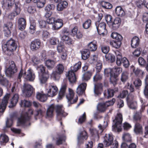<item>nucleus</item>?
Listing matches in <instances>:
<instances>
[{
  "label": "nucleus",
  "instance_id": "nucleus-57",
  "mask_svg": "<svg viewBox=\"0 0 148 148\" xmlns=\"http://www.w3.org/2000/svg\"><path fill=\"white\" fill-rule=\"evenodd\" d=\"M36 28V23L34 22L31 23L29 27L30 29V33L32 34L34 33L35 32Z\"/></svg>",
  "mask_w": 148,
  "mask_h": 148
},
{
  "label": "nucleus",
  "instance_id": "nucleus-31",
  "mask_svg": "<svg viewBox=\"0 0 148 148\" xmlns=\"http://www.w3.org/2000/svg\"><path fill=\"white\" fill-rule=\"evenodd\" d=\"M121 20V18H116L114 20V22L112 23V27L114 29H116L119 26Z\"/></svg>",
  "mask_w": 148,
  "mask_h": 148
},
{
  "label": "nucleus",
  "instance_id": "nucleus-3",
  "mask_svg": "<svg viewBox=\"0 0 148 148\" xmlns=\"http://www.w3.org/2000/svg\"><path fill=\"white\" fill-rule=\"evenodd\" d=\"M17 47L16 42L12 38L8 40L2 47L3 51H6L12 52L15 50Z\"/></svg>",
  "mask_w": 148,
  "mask_h": 148
},
{
  "label": "nucleus",
  "instance_id": "nucleus-26",
  "mask_svg": "<svg viewBox=\"0 0 148 148\" xmlns=\"http://www.w3.org/2000/svg\"><path fill=\"white\" fill-rule=\"evenodd\" d=\"M97 42L95 40L90 42L88 45V50L91 51H95L97 49Z\"/></svg>",
  "mask_w": 148,
  "mask_h": 148
},
{
  "label": "nucleus",
  "instance_id": "nucleus-52",
  "mask_svg": "<svg viewBox=\"0 0 148 148\" xmlns=\"http://www.w3.org/2000/svg\"><path fill=\"white\" fill-rule=\"evenodd\" d=\"M104 73L105 75L108 77L109 75L111 77V76L113 75V72L112 70L110 68L105 69Z\"/></svg>",
  "mask_w": 148,
  "mask_h": 148
},
{
  "label": "nucleus",
  "instance_id": "nucleus-27",
  "mask_svg": "<svg viewBox=\"0 0 148 148\" xmlns=\"http://www.w3.org/2000/svg\"><path fill=\"white\" fill-rule=\"evenodd\" d=\"M37 99L41 101H45L47 99V95L43 93L38 92L36 96Z\"/></svg>",
  "mask_w": 148,
  "mask_h": 148
},
{
  "label": "nucleus",
  "instance_id": "nucleus-5",
  "mask_svg": "<svg viewBox=\"0 0 148 148\" xmlns=\"http://www.w3.org/2000/svg\"><path fill=\"white\" fill-rule=\"evenodd\" d=\"M33 114V110L31 109L28 110V113L18 115L16 113H14L11 114L10 117L12 119L17 120H28L30 119L29 114Z\"/></svg>",
  "mask_w": 148,
  "mask_h": 148
},
{
  "label": "nucleus",
  "instance_id": "nucleus-39",
  "mask_svg": "<svg viewBox=\"0 0 148 148\" xmlns=\"http://www.w3.org/2000/svg\"><path fill=\"white\" fill-rule=\"evenodd\" d=\"M101 5L102 7L107 9H111L112 7L111 4L108 2L104 1H102L101 3Z\"/></svg>",
  "mask_w": 148,
  "mask_h": 148
},
{
  "label": "nucleus",
  "instance_id": "nucleus-25",
  "mask_svg": "<svg viewBox=\"0 0 148 148\" xmlns=\"http://www.w3.org/2000/svg\"><path fill=\"white\" fill-rule=\"evenodd\" d=\"M115 12L117 16L122 17L125 14V12L122 8L120 6H117L115 9Z\"/></svg>",
  "mask_w": 148,
  "mask_h": 148
},
{
  "label": "nucleus",
  "instance_id": "nucleus-7",
  "mask_svg": "<svg viewBox=\"0 0 148 148\" xmlns=\"http://www.w3.org/2000/svg\"><path fill=\"white\" fill-rule=\"evenodd\" d=\"M9 66L6 70L5 73L7 77H11L16 72L17 69L14 62L11 61L9 62Z\"/></svg>",
  "mask_w": 148,
  "mask_h": 148
},
{
  "label": "nucleus",
  "instance_id": "nucleus-50",
  "mask_svg": "<svg viewBox=\"0 0 148 148\" xmlns=\"http://www.w3.org/2000/svg\"><path fill=\"white\" fill-rule=\"evenodd\" d=\"M133 71L136 75L139 76H142L144 74L143 71L138 68H135L133 69Z\"/></svg>",
  "mask_w": 148,
  "mask_h": 148
},
{
  "label": "nucleus",
  "instance_id": "nucleus-38",
  "mask_svg": "<svg viewBox=\"0 0 148 148\" xmlns=\"http://www.w3.org/2000/svg\"><path fill=\"white\" fill-rule=\"evenodd\" d=\"M128 74L126 71H123L121 74V80L123 82H126L128 78Z\"/></svg>",
  "mask_w": 148,
  "mask_h": 148
},
{
  "label": "nucleus",
  "instance_id": "nucleus-15",
  "mask_svg": "<svg viewBox=\"0 0 148 148\" xmlns=\"http://www.w3.org/2000/svg\"><path fill=\"white\" fill-rule=\"evenodd\" d=\"M23 76L27 80L32 81L34 79L35 76L31 69L28 70L27 72L24 73Z\"/></svg>",
  "mask_w": 148,
  "mask_h": 148
},
{
  "label": "nucleus",
  "instance_id": "nucleus-58",
  "mask_svg": "<svg viewBox=\"0 0 148 148\" xmlns=\"http://www.w3.org/2000/svg\"><path fill=\"white\" fill-rule=\"evenodd\" d=\"M99 72H96V74L93 77V80L94 81H96L102 79V75Z\"/></svg>",
  "mask_w": 148,
  "mask_h": 148
},
{
  "label": "nucleus",
  "instance_id": "nucleus-55",
  "mask_svg": "<svg viewBox=\"0 0 148 148\" xmlns=\"http://www.w3.org/2000/svg\"><path fill=\"white\" fill-rule=\"evenodd\" d=\"M17 124L18 126H24L28 125L29 123V121H17Z\"/></svg>",
  "mask_w": 148,
  "mask_h": 148
},
{
  "label": "nucleus",
  "instance_id": "nucleus-8",
  "mask_svg": "<svg viewBox=\"0 0 148 148\" xmlns=\"http://www.w3.org/2000/svg\"><path fill=\"white\" fill-rule=\"evenodd\" d=\"M97 30L99 34L104 36L107 33L106 29V24L104 22L99 23L96 22L95 23Z\"/></svg>",
  "mask_w": 148,
  "mask_h": 148
},
{
  "label": "nucleus",
  "instance_id": "nucleus-60",
  "mask_svg": "<svg viewBox=\"0 0 148 148\" xmlns=\"http://www.w3.org/2000/svg\"><path fill=\"white\" fill-rule=\"evenodd\" d=\"M65 4L64 1H61L59 3L57 6V9L59 11L62 10L64 7Z\"/></svg>",
  "mask_w": 148,
  "mask_h": 148
},
{
  "label": "nucleus",
  "instance_id": "nucleus-12",
  "mask_svg": "<svg viewBox=\"0 0 148 148\" xmlns=\"http://www.w3.org/2000/svg\"><path fill=\"white\" fill-rule=\"evenodd\" d=\"M88 136L87 132L85 130L81 132L78 136V142L79 144H83L85 140H86Z\"/></svg>",
  "mask_w": 148,
  "mask_h": 148
},
{
  "label": "nucleus",
  "instance_id": "nucleus-61",
  "mask_svg": "<svg viewBox=\"0 0 148 148\" xmlns=\"http://www.w3.org/2000/svg\"><path fill=\"white\" fill-rule=\"evenodd\" d=\"M61 73H59L55 71L53 72L51 74V76L55 80H58L60 77V75Z\"/></svg>",
  "mask_w": 148,
  "mask_h": 148
},
{
  "label": "nucleus",
  "instance_id": "nucleus-33",
  "mask_svg": "<svg viewBox=\"0 0 148 148\" xmlns=\"http://www.w3.org/2000/svg\"><path fill=\"white\" fill-rule=\"evenodd\" d=\"M19 95L17 94H15L11 100V103L12 106H15L18 101Z\"/></svg>",
  "mask_w": 148,
  "mask_h": 148
},
{
  "label": "nucleus",
  "instance_id": "nucleus-47",
  "mask_svg": "<svg viewBox=\"0 0 148 148\" xmlns=\"http://www.w3.org/2000/svg\"><path fill=\"white\" fill-rule=\"evenodd\" d=\"M91 21L90 19H88L82 25L84 28L85 29H88L91 26Z\"/></svg>",
  "mask_w": 148,
  "mask_h": 148
},
{
  "label": "nucleus",
  "instance_id": "nucleus-28",
  "mask_svg": "<svg viewBox=\"0 0 148 148\" xmlns=\"http://www.w3.org/2000/svg\"><path fill=\"white\" fill-rule=\"evenodd\" d=\"M122 139L124 141L123 143H131L132 141V137L128 133H125L123 134Z\"/></svg>",
  "mask_w": 148,
  "mask_h": 148
},
{
  "label": "nucleus",
  "instance_id": "nucleus-13",
  "mask_svg": "<svg viewBox=\"0 0 148 148\" xmlns=\"http://www.w3.org/2000/svg\"><path fill=\"white\" fill-rule=\"evenodd\" d=\"M47 95L50 97H53L56 95L58 91V88L56 86H50L47 89Z\"/></svg>",
  "mask_w": 148,
  "mask_h": 148
},
{
  "label": "nucleus",
  "instance_id": "nucleus-36",
  "mask_svg": "<svg viewBox=\"0 0 148 148\" xmlns=\"http://www.w3.org/2000/svg\"><path fill=\"white\" fill-rule=\"evenodd\" d=\"M105 103H101L99 104L97 106V108L98 110L101 112H103L104 111L106 108L107 107Z\"/></svg>",
  "mask_w": 148,
  "mask_h": 148
},
{
  "label": "nucleus",
  "instance_id": "nucleus-30",
  "mask_svg": "<svg viewBox=\"0 0 148 148\" xmlns=\"http://www.w3.org/2000/svg\"><path fill=\"white\" fill-rule=\"evenodd\" d=\"M63 25L62 20L58 19L56 21L54 25L53 26V27L54 29H58L60 28Z\"/></svg>",
  "mask_w": 148,
  "mask_h": 148
},
{
  "label": "nucleus",
  "instance_id": "nucleus-24",
  "mask_svg": "<svg viewBox=\"0 0 148 148\" xmlns=\"http://www.w3.org/2000/svg\"><path fill=\"white\" fill-rule=\"evenodd\" d=\"M139 43V39L138 37L134 36L132 39L131 45L132 48H136L138 46Z\"/></svg>",
  "mask_w": 148,
  "mask_h": 148
},
{
  "label": "nucleus",
  "instance_id": "nucleus-51",
  "mask_svg": "<svg viewBox=\"0 0 148 148\" xmlns=\"http://www.w3.org/2000/svg\"><path fill=\"white\" fill-rule=\"evenodd\" d=\"M105 57L107 60L110 61L111 62H113L115 60V57L112 54H107L106 55Z\"/></svg>",
  "mask_w": 148,
  "mask_h": 148
},
{
  "label": "nucleus",
  "instance_id": "nucleus-10",
  "mask_svg": "<svg viewBox=\"0 0 148 148\" xmlns=\"http://www.w3.org/2000/svg\"><path fill=\"white\" fill-rule=\"evenodd\" d=\"M122 121H113L112 130L115 132H120L122 130Z\"/></svg>",
  "mask_w": 148,
  "mask_h": 148
},
{
  "label": "nucleus",
  "instance_id": "nucleus-22",
  "mask_svg": "<svg viewBox=\"0 0 148 148\" xmlns=\"http://www.w3.org/2000/svg\"><path fill=\"white\" fill-rule=\"evenodd\" d=\"M18 26L19 29L23 30L24 29L26 26V22L25 20L23 18L19 19L18 22Z\"/></svg>",
  "mask_w": 148,
  "mask_h": 148
},
{
  "label": "nucleus",
  "instance_id": "nucleus-20",
  "mask_svg": "<svg viewBox=\"0 0 148 148\" xmlns=\"http://www.w3.org/2000/svg\"><path fill=\"white\" fill-rule=\"evenodd\" d=\"M89 131L91 136L94 140H98L99 138V131L95 128H90Z\"/></svg>",
  "mask_w": 148,
  "mask_h": 148
},
{
  "label": "nucleus",
  "instance_id": "nucleus-37",
  "mask_svg": "<svg viewBox=\"0 0 148 148\" xmlns=\"http://www.w3.org/2000/svg\"><path fill=\"white\" fill-rule=\"evenodd\" d=\"M111 36L113 38L115 39L116 40H121L123 39L122 36L116 32L112 33Z\"/></svg>",
  "mask_w": 148,
  "mask_h": 148
},
{
  "label": "nucleus",
  "instance_id": "nucleus-17",
  "mask_svg": "<svg viewBox=\"0 0 148 148\" xmlns=\"http://www.w3.org/2000/svg\"><path fill=\"white\" fill-rule=\"evenodd\" d=\"M14 3V0H3L2 2L3 7L8 9L11 8Z\"/></svg>",
  "mask_w": 148,
  "mask_h": 148
},
{
  "label": "nucleus",
  "instance_id": "nucleus-63",
  "mask_svg": "<svg viewBox=\"0 0 148 148\" xmlns=\"http://www.w3.org/2000/svg\"><path fill=\"white\" fill-rule=\"evenodd\" d=\"M142 50L141 48H138L134 52L133 54L134 56H138L140 55Z\"/></svg>",
  "mask_w": 148,
  "mask_h": 148
},
{
  "label": "nucleus",
  "instance_id": "nucleus-18",
  "mask_svg": "<svg viewBox=\"0 0 148 148\" xmlns=\"http://www.w3.org/2000/svg\"><path fill=\"white\" fill-rule=\"evenodd\" d=\"M65 33L64 31L62 32V34L61 35V40L62 41L60 42V43L58 44L57 47V49L59 52H63L64 49V42L65 40L64 35V33Z\"/></svg>",
  "mask_w": 148,
  "mask_h": 148
},
{
  "label": "nucleus",
  "instance_id": "nucleus-4",
  "mask_svg": "<svg viewBox=\"0 0 148 148\" xmlns=\"http://www.w3.org/2000/svg\"><path fill=\"white\" fill-rule=\"evenodd\" d=\"M103 144L106 147L109 146L113 143L111 148H118V142L115 140L113 143L114 138L112 134H106L103 137Z\"/></svg>",
  "mask_w": 148,
  "mask_h": 148
},
{
  "label": "nucleus",
  "instance_id": "nucleus-32",
  "mask_svg": "<svg viewBox=\"0 0 148 148\" xmlns=\"http://www.w3.org/2000/svg\"><path fill=\"white\" fill-rule=\"evenodd\" d=\"M82 58V59L86 60L89 58L90 55L89 50L85 49L81 52Z\"/></svg>",
  "mask_w": 148,
  "mask_h": 148
},
{
  "label": "nucleus",
  "instance_id": "nucleus-34",
  "mask_svg": "<svg viewBox=\"0 0 148 148\" xmlns=\"http://www.w3.org/2000/svg\"><path fill=\"white\" fill-rule=\"evenodd\" d=\"M39 79L41 84H44L47 81L48 75L47 74H39Z\"/></svg>",
  "mask_w": 148,
  "mask_h": 148
},
{
  "label": "nucleus",
  "instance_id": "nucleus-2",
  "mask_svg": "<svg viewBox=\"0 0 148 148\" xmlns=\"http://www.w3.org/2000/svg\"><path fill=\"white\" fill-rule=\"evenodd\" d=\"M62 107L63 106L61 105L54 106L51 105L47 109L46 117H51L53 116L54 109L57 115L62 116L64 112V110H62Z\"/></svg>",
  "mask_w": 148,
  "mask_h": 148
},
{
  "label": "nucleus",
  "instance_id": "nucleus-29",
  "mask_svg": "<svg viewBox=\"0 0 148 148\" xmlns=\"http://www.w3.org/2000/svg\"><path fill=\"white\" fill-rule=\"evenodd\" d=\"M115 53L116 56V64L118 66H120L121 64L122 58L121 53L118 50L116 51Z\"/></svg>",
  "mask_w": 148,
  "mask_h": 148
},
{
  "label": "nucleus",
  "instance_id": "nucleus-35",
  "mask_svg": "<svg viewBox=\"0 0 148 148\" xmlns=\"http://www.w3.org/2000/svg\"><path fill=\"white\" fill-rule=\"evenodd\" d=\"M115 92V91L113 89H108L107 93H104V95L106 97L109 98L112 97Z\"/></svg>",
  "mask_w": 148,
  "mask_h": 148
},
{
  "label": "nucleus",
  "instance_id": "nucleus-21",
  "mask_svg": "<svg viewBox=\"0 0 148 148\" xmlns=\"http://www.w3.org/2000/svg\"><path fill=\"white\" fill-rule=\"evenodd\" d=\"M40 44L41 42L40 40H34L31 42L30 48L33 50H36L40 47Z\"/></svg>",
  "mask_w": 148,
  "mask_h": 148
},
{
  "label": "nucleus",
  "instance_id": "nucleus-44",
  "mask_svg": "<svg viewBox=\"0 0 148 148\" xmlns=\"http://www.w3.org/2000/svg\"><path fill=\"white\" fill-rule=\"evenodd\" d=\"M45 64L46 66L48 69H51L54 66L55 62L53 61L48 60L46 62Z\"/></svg>",
  "mask_w": 148,
  "mask_h": 148
},
{
  "label": "nucleus",
  "instance_id": "nucleus-53",
  "mask_svg": "<svg viewBox=\"0 0 148 148\" xmlns=\"http://www.w3.org/2000/svg\"><path fill=\"white\" fill-rule=\"evenodd\" d=\"M96 71L97 72H100L101 70L102 67V64L100 61H98L96 64Z\"/></svg>",
  "mask_w": 148,
  "mask_h": 148
},
{
  "label": "nucleus",
  "instance_id": "nucleus-64",
  "mask_svg": "<svg viewBox=\"0 0 148 148\" xmlns=\"http://www.w3.org/2000/svg\"><path fill=\"white\" fill-rule=\"evenodd\" d=\"M145 85L144 92L146 98H148V82H145Z\"/></svg>",
  "mask_w": 148,
  "mask_h": 148
},
{
  "label": "nucleus",
  "instance_id": "nucleus-11",
  "mask_svg": "<svg viewBox=\"0 0 148 148\" xmlns=\"http://www.w3.org/2000/svg\"><path fill=\"white\" fill-rule=\"evenodd\" d=\"M20 4L17 2L15 3L14 5L15 9H14V12L9 14L8 18L10 19H13L15 16L19 14L21 11V9L20 8Z\"/></svg>",
  "mask_w": 148,
  "mask_h": 148
},
{
  "label": "nucleus",
  "instance_id": "nucleus-23",
  "mask_svg": "<svg viewBox=\"0 0 148 148\" xmlns=\"http://www.w3.org/2000/svg\"><path fill=\"white\" fill-rule=\"evenodd\" d=\"M134 131L135 134H142L143 133V129L141 125L139 123H136Z\"/></svg>",
  "mask_w": 148,
  "mask_h": 148
},
{
  "label": "nucleus",
  "instance_id": "nucleus-43",
  "mask_svg": "<svg viewBox=\"0 0 148 148\" xmlns=\"http://www.w3.org/2000/svg\"><path fill=\"white\" fill-rule=\"evenodd\" d=\"M20 105L21 107H29L31 106V103L26 100H21L20 103Z\"/></svg>",
  "mask_w": 148,
  "mask_h": 148
},
{
  "label": "nucleus",
  "instance_id": "nucleus-49",
  "mask_svg": "<svg viewBox=\"0 0 148 148\" xmlns=\"http://www.w3.org/2000/svg\"><path fill=\"white\" fill-rule=\"evenodd\" d=\"M112 46L116 48H119L121 46V40H116L112 42H110Z\"/></svg>",
  "mask_w": 148,
  "mask_h": 148
},
{
  "label": "nucleus",
  "instance_id": "nucleus-48",
  "mask_svg": "<svg viewBox=\"0 0 148 148\" xmlns=\"http://www.w3.org/2000/svg\"><path fill=\"white\" fill-rule=\"evenodd\" d=\"M65 92V85H63L61 87L59 93L58 98L59 99H61L64 96Z\"/></svg>",
  "mask_w": 148,
  "mask_h": 148
},
{
  "label": "nucleus",
  "instance_id": "nucleus-62",
  "mask_svg": "<svg viewBox=\"0 0 148 148\" xmlns=\"http://www.w3.org/2000/svg\"><path fill=\"white\" fill-rule=\"evenodd\" d=\"M32 61L35 64H37L39 63L40 62V60L38 58L35 56H33L32 58Z\"/></svg>",
  "mask_w": 148,
  "mask_h": 148
},
{
  "label": "nucleus",
  "instance_id": "nucleus-41",
  "mask_svg": "<svg viewBox=\"0 0 148 148\" xmlns=\"http://www.w3.org/2000/svg\"><path fill=\"white\" fill-rule=\"evenodd\" d=\"M92 75L91 72H87L84 74L82 76V80H85L86 81L89 80Z\"/></svg>",
  "mask_w": 148,
  "mask_h": 148
},
{
  "label": "nucleus",
  "instance_id": "nucleus-42",
  "mask_svg": "<svg viewBox=\"0 0 148 148\" xmlns=\"http://www.w3.org/2000/svg\"><path fill=\"white\" fill-rule=\"evenodd\" d=\"M121 147L123 148H136V146L134 143L130 144L129 146L125 143H122L121 144Z\"/></svg>",
  "mask_w": 148,
  "mask_h": 148
},
{
  "label": "nucleus",
  "instance_id": "nucleus-19",
  "mask_svg": "<svg viewBox=\"0 0 148 148\" xmlns=\"http://www.w3.org/2000/svg\"><path fill=\"white\" fill-rule=\"evenodd\" d=\"M12 26V23L11 22H8L4 24L3 31L6 36H8L10 34V30Z\"/></svg>",
  "mask_w": 148,
  "mask_h": 148
},
{
  "label": "nucleus",
  "instance_id": "nucleus-16",
  "mask_svg": "<svg viewBox=\"0 0 148 148\" xmlns=\"http://www.w3.org/2000/svg\"><path fill=\"white\" fill-rule=\"evenodd\" d=\"M86 86V84L85 83L80 84L76 89V92L79 95H82L84 92Z\"/></svg>",
  "mask_w": 148,
  "mask_h": 148
},
{
  "label": "nucleus",
  "instance_id": "nucleus-59",
  "mask_svg": "<svg viewBox=\"0 0 148 148\" xmlns=\"http://www.w3.org/2000/svg\"><path fill=\"white\" fill-rule=\"evenodd\" d=\"M110 79L111 82L114 85L116 84L118 80L117 77L116 75H113L110 77Z\"/></svg>",
  "mask_w": 148,
  "mask_h": 148
},
{
  "label": "nucleus",
  "instance_id": "nucleus-14",
  "mask_svg": "<svg viewBox=\"0 0 148 148\" xmlns=\"http://www.w3.org/2000/svg\"><path fill=\"white\" fill-rule=\"evenodd\" d=\"M102 86L101 84H94V96L95 97L99 96L102 92Z\"/></svg>",
  "mask_w": 148,
  "mask_h": 148
},
{
  "label": "nucleus",
  "instance_id": "nucleus-46",
  "mask_svg": "<svg viewBox=\"0 0 148 148\" xmlns=\"http://www.w3.org/2000/svg\"><path fill=\"white\" fill-rule=\"evenodd\" d=\"M129 107L132 109H136L137 107V103L135 101H132L128 102Z\"/></svg>",
  "mask_w": 148,
  "mask_h": 148
},
{
  "label": "nucleus",
  "instance_id": "nucleus-1",
  "mask_svg": "<svg viewBox=\"0 0 148 148\" xmlns=\"http://www.w3.org/2000/svg\"><path fill=\"white\" fill-rule=\"evenodd\" d=\"M81 62H79L73 66L71 67L66 75V79H68L71 84L75 83L76 81V77L74 72H76L81 67Z\"/></svg>",
  "mask_w": 148,
  "mask_h": 148
},
{
  "label": "nucleus",
  "instance_id": "nucleus-56",
  "mask_svg": "<svg viewBox=\"0 0 148 148\" xmlns=\"http://www.w3.org/2000/svg\"><path fill=\"white\" fill-rule=\"evenodd\" d=\"M121 64H123V66L125 68L128 67L129 66V63L128 60L125 57H124L123 58H122Z\"/></svg>",
  "mask_w": 148,
  "mask_h": 148
},
{
  "label": "nucleus",
  "instance_id": "nucleus-45",
  "mask_svg": "<svg viewBox=\"0 0 148 148\" xmlns=\"http://www.w3.org/2000/svg\"><path fill=\"white\" fill-rule=\"evenodd\" d=\"M64 70V66L61 64H59L56 67V71L59 73H62Z\"/></svg>",
  "mask_w": 148,
  "mask_h": 148
},
{
  "label": "nucleus",
  "instance_id": "nucleus-54",
  "mask_svg": "<svg viewBox=\"0 0 148 148\" xmlns=\"http://www.w3.org/2000/svg\"><path fill=\"white\" fill-rule=\"evenodd\" d=\"M45 68L42 65H40L37 68V69L38 71L39 74H45Z\"/></svg>",
  "mask_w": 148,
  "mask_h": 148
},
{
  "label": "nucleus",
  "instance_id": "nucleus-6",
  "mask_svg": "<svg viewBox=\"0 0 148 148\" xmlns=\"http://www.w3.org/2000/svg\"><path fill=\"white\" fill-rule=\"evenodd\" d=\"M74 95V93L73 90L70 88H69L68 92L66 95V98L68 100V106H69L70 105L76 102L78 99L77 96L73 99Z\"/></svg>",
  "mask_w": 148,
  "mask_h": 148
},
{
  "label": "nucleus",
  "instance_id": "nucleus-9",
  "mask_svg": "<svg viewBox=\"0 0 148 148\" xmlns=\"http://www.w3.org/2000/svg\"><path fill=\"white\" fill-rule=\"evenodd\" d=\"M23 87V91L24 95L28 97L31 96L33 92V87L29 84H24Z\"/></svg>",
  "mask_w": 148,
  "mask_h": 148
},
{
  "label": "nucleus",
  "instance_id": "nucleus-40",
  "mask_svg": "<svg viewBox=\"0 0 148 148\" xmlns=\"http://www.w3.org/2000/svg\"><path fill=\"white\" fill-rule=\"evenodd\" d=\"M9 140V138L7 136L4 134H1L0 136V141L1 143H6Z\"/></svg>",
  "mask_w": 148,
  "mask_h": 148
}]
</instances>
